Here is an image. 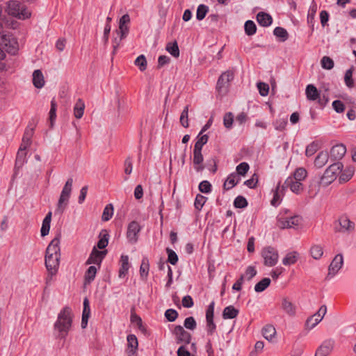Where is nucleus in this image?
<instances>
[{
  "label": "nucleus",
  "instance_id": "nucleus-54",
  "mask_svg": "<svg viewBox=\"0 0 356 356\" xmlns=\"http://www.w3.org/2000/svg\"><path fill=\"white\" fill-rule=\"evenodd\" d=\"M318 149V144L316 142H312L306 147L305 154L307 156H312Z\"/></svg>",
  "mask_w": 356,
  "mask_h": 356
},
{
  "label": "nucleus",
  "instance_id": "nucleus-6",
  "mask_svg": "<svg viewBox=\"0 0 356 356\" xmlns=\"http://www.w3.org/2000/svg\"><path fill=\"white\" fill-rule=\"evenodd\" d=\"M355 225L346 215H342L334 223V231L336 233L349 234L355 230Z\"/></svg>",
  "mask_w": 356,
  "mask_h": 356
},
{
  "label": "nucleus",
  "instance_id": "nucleus-3",
  "mask_svg": "<svg viewBox=\"0 0 356 356\" xmlns=\"http://www.w3.org/2000/svg\"><path fill=\"white\" fill-rule=\"evenodd\" d=\"M7 12L8 15L19 19H26L31 17V13L26 6L18 1H10L8 3Z\"/></svg>",
  "mask_w": 356,
  "mask_h": 356
},
{
  "label": "nucleus",
  "instance_id": "nucleus-49",
  "mask_svg": "<svg viewBox=\"0 0 356 356\" xmlns=\"http://www.w3.org/2000/svg\"><path fill=\"white\" fill-rule=\"evenodd\" d=\"M129 31L128 24L119 22V29L116 31L118 35H121V38H125Z\"/></svg>",
  "mask_w": 356,
  "mask_h": 356
},
{
  "label": "nucleus",
  "instance_id": "nucleus-58",
  "mask_svg": "<svg viewBox=\"0 0 356 356\" xmlns=\"http://www.w3.org/2000/svg\"><path fill=\"white\" fill-rule=\"evenodd\" d=\"M166 252L168 255L167 261L172 265H175L178 261V256L176 252L170 248H167Z\"/></svg>",
  "mask_w": 356,
  "mask_h": 356
},
{
  "label": "nucleus",
  "instance_id": "nucleus-40",
  "mask_svg": "<svg viewBox=\"0 0 356 356\" xmlns=\"http://www.w3.org/2000/svg\"><path fill=\"white\" fill-rule=\"evenodd\" d=\"M307 170L303 168H299L294 172L291 178L294 179V180L301 181L307 177Z\"/></svg>",
  "mask_w": 356,
  "mask_h": 356
},
{
  "label": "nucleus",
  "instance_id": "nucleus-60",
  "mask_svg": "<svg viewBox=\"0 0 356 356\" xmlns=\"http://www.w3.org/2000/svg\"><path fill=\"white\" fill-rule=\"evenodd\" d=\"M199 190L203 193H209L211 191V184L207 180L202 181L199 184Z\"/></svg>",
  "mask_w": 356,
  "mask_h": 356
},
{
  "label": "nucleus",
  "instance_id": "nucleus-8",
  "mask_svg": "<svg viewBox=\"0 0 356 356\" xmlns=\"http://www.w3.org/2000/svg\"><path fill=\"white\" fill-rule=\"evenodd\" d=\"M335 341L332 338L325 339L316 349L315 356H329L333 351Z\"/></svg>",
  "mask_w": 356,
  "mask_h": 356
},
{
  "label": "nucleus",
  "instance_id": "nucleus-17",
  "mask_svg": "<svg viewBox=\"0 0 356 356\" xmlns=\"http://www.w3.org/2000/svg\"><path fill=\"white\" fill-rule=\"evenodd\" d=\"M127 354L128 356H133L138 350V342L137 337L134 334L127 336Z\"/></svg>",
  "mask_w": 356,
  "mask_h": 356
},
{
  "label": "nucleus",
  "instance_id": "nucleus-56",
  "mask_svg": "<svg viewBox=\"0 0 356 356\" xmlns=\"http://www.w3.org/2000/svg\"><path fill=\"white\" fill-rule=\"evenodd\" d=\"M250 167L248 163L245 162L241 163L239 165L236 167V175H242L244 176L246 175L249 170Z\"/></svg>",
  "mask_w": 356,
  "mask_h": 356
},
{
  "label": "nucleus",
  "instance_id": "nucleus-57",
  "mask_svg": "<svg viewBox=\"0 0 356 356\" xmlns=\"http://www.w3.org/2000/svg\"><path fill=\"white\" fill-rule=\"evenodd\" d=\"M234 205L236 208L243 209L247 207L248 202L244 197L239 195L234 200Z\"/></svg>",
  "mask_w": 356,
  "mask_h": 356
},
{
  "label": "nucleus",
  "instance_id": "nucleus-44",
  "mask_svg": "<svg viewBox=\"0 0 356 356\" xmlns=\"http://www.w3.org/2000/svg\"><path fill=\"white\" fill-rule=\"evenodd\" d=\"M208 10H209V8L208 6L204 5V4H200L198 7H197V13H196V18L198 20H202L207 13H208Z\"/></svg>",
  "mask_w": 356,
  "mask_h": 356
},
{
  "label": "nucleus",
  "instance_id": "nucleus-20",
  "mask_svg": "<svg viewBox=\"0 0 356 356\" xmlns=\"http://www.w3.org/2000/svg\"><path fill=\"white\" fill-rule=\"evenodd\" d=\"M257 22L262 26L267 27L273 22L272 17L264 12H259L257 15Z\"/></svg>",
  "mask_w": 356,
  "mask_h": 356
},
{
  "label": "nucleus",
  "instance_id": "nucleus-43",
  "mask_svg": "<svg viewBox=\"0 0 356 356\" xmlns=\"http://www.w3.org/2000/svg\"><path fill=\"white\" fill-rule=\"evenodd\" d=\"M135 65L138 66L141 72H143L147 68V60L144 55H140L136 58L134 62Z\"/></svg>",
  "mask_w": 356,
  "mask_h": 356
},
{
  "label": "nucleus",
  "instance_id": "nucleus-38",
  "mask_svg": "<svg viewBox=\"0 0 356 356\" xmlns=\"http://www.w3.org/2000/svg\"><path fill=\"white\" fill-rule=\"evenodd\" d=\"M113 214V206L112 204H107L104 211L102 216V219L103 221H108L109 220Z\"/></svg>",
  "mask_w": 356,
  "mask_h": 356
},
{
  "label": "nucleus",
  "instance_id": "nucleus-52",
  "mask_svg": "<svg viewBox=\"0 0 356 356\" xmlns=\"http://www.w3.org/2000/svg\"><path fill=\"white\" fill-rule=\"evenodd\" d=\"M321 66L325 70H331L334 67V61L329 56H323L321 61Z\"/></svg>",
  "mask_w": 356,
  "mask_h": 356
},
{
  "label": "nucleus",
  "instance_id": "nucleus-36",
  "mask_svg": "<svg viewBox=\"0 0 356 356\" xmlns=\"http://www.w3.org/2000/svg\"><path fill=\"white\" fill-rule=\"evenodd\" d=\"M310 254L314 259H319L323 254V248L320 245H314L310 249Z\"/></svg>",
  "mask_w": 356,
  "mask_h": 356
},
{
  "label": "nucleus",
  "instance_id": "nucleus-1",
  "mask_svg": "<svg viewBox=\"0 0 356 356\" xmlns=\"http://www.w3.org/2000/svg\"><path fill=\"white\" fill-rule=\"evenodd\" d=\"M60 235L53 238L46 250L45 266L47 271L51 275H56L60 264Z\"/></svg>",
  "mask_w": 356,
  "mask_h": 356
},
{
  "label": "nucleus",
  "instance_id": "nucleus-64",
  "mask_svg": "<svg viewBox=\"0 0 356 356\" xmlns=\"http://www.w3.org/2000/svg\"><path fill=\"white\" fill-rule=\"evenodd\" d=\"M288 221L289 225V228H292L298 226L302 221V218L298 216H294L293 217L289 218Z\"/></svg>",
  "mask_w": 356,
  "mask_h": 356
},
{
  "label": "nucleus",
  "instance_id": "nucleus-15",
  "mask_svg": "<svg viewBox=\"0 0 356 356\" xmlns=\"http://www.w3.org/2000/svg\"><path fill=\"white\" fill-rule=\"evenodd\" d=\"M346 152V147L343 144H338L333 146L330 152L331 159L334 161L341 160Z\"/></svg>",
  "mask_w": 356,
  "mask_h": 356
},
{
  "label": "nucleus",
  "instance_id": "nucleus-32",
  "mask_svg": "<svg viewBox=\"0 0 356 356\" xmlns=\"http://www.w3.org/2000/svg\"><path fill=\"white\" fill-rule=\"evenodd\" d=\"M97 273V268L94 266H90L84 276L85 284H90L94 280Z\"/></svg>",
  "mask_w": 356,
  "mask_h": 356
},
{
  "label": "nucleus",
  "instance_id": "nucleus-13",
  "mask_svg": "<svg viewBox=\"0 0 356 356\" xmlns=\"http://www.w3.org/2000/svg\"><path fill=\"white\" fill-rule=\"evenodd\" d=\"M234 79V73L227 70L223 72L217 81L216 89L218 92H222L223 88H227L229 85V83Z\"/></svg>",
  "mask_w": 356,
  "mask_h": 356
},
{
  "label": "nucleus",
  "instance_id": "nucleus-23",
  "mask_svg": "<svg viewBox=\"0 0 356 356\" xmlns=\"http://www.w3.org/2000/svg\"><path fill=\"white\" fill-rule=\"evenodd\" d=\"M239 180L240 179L236 173L229 175L224 183V189L229 190L232 188L238 183Z\"/></svg>",
  "mask_w": 356,
  "mask_h": 356
},
{
  "label": "nucleus",
  "instance_id": "nucleus-7",
  "mask_svg": "<svg viewBox=\"0 0 356 356\" xmlns=\"http://www.w3.org/2000/svg\"><path fill=\"white\" fill-rule=\"evenodd\" d=\"M264 260V265L267 266H274L278 261V252L273 247L268 246L263 249L261 252Z\"/></svg>",
  "mask_w": 356,
  "mask_h": 356
},
{
  "label": "nucleus",
  "instance_id": "nucleus-25",
  "mask_svg": "<svg viewBox=\"0 0 356 356\" xmlns=\"http://www.w3.org/2000/svg\"><path fill=\"white\" fill-rule=\"evenodd\" d=\"M238 310L234 306L229 305L226 307L222 312V318L224 319H232L236 318L238 314Z\"/></svg>",
  "mask_w": 356,
  "mask_h": 356
},
{
  "label": "nucleus",
  "instance_id": "nucleus-27",
  "mask_svg": "<svg viewBox=\"0 0 356 356\" xmlns=\"http://www.w3.org/2000/svg\"><path fill=\"white\" fill-rule=\"evenodd\" d=\"M34 130L33 128H27L24 134L21 145L23 148H28L31 144V138L33 135Z\"/></svg>",
  "mask_w": 356,
  "mask_h": 356
},
{
  "label": "nucleus",
  "instance_id": "nucleus-63",
  "mask_svg": "<svg viewBox=\"0 0 356 356\" xmlns=\"http://www.w3.org/2000/svg\"><path fill=\"white\" fill-rule=\"evenodd\" d=\"M257 88L259 92V94L265 97L268 95L269 92V86L267 83H263V82H259L257 83Z\"/></svg>",
  "mask_w": 356,
  "mask_h": 356
},
{
  "label": "nucleus",
  "instance_id": "nucleus-50",
  "mask_svg": "<svg viewBox=\"0 0 356 356\" xmlns=\"http://www.w3.org/2000/svg\"><path fill=\"white\" fill-rule=\"evenodd\" d=\"M56 108H57V104L54 99H53L51 102V108L49 111V120L51 127L53 126L54 122L56 120Z\"/></svg>",
  "mask_w": 356,
  "mask_h": 356
},
{
  "label": "nucleus",
  "instance_id": "nucleus-39",
  "mask_svg": "<svg viewBox=\"0 0 356 356\" xmlns=\"http://www.w3.org/2000/svg\"><path fill=\"white\" fill-rule=\"evenodd\" d=\"M209 136L207 134L197 136V140L195 143L194 148L196 149H202L203 146L208 142Z\"/></svg>",
  "mask_w": 356,
  "mask_h": 356
},
{
  "label": "nucleus",
  "instance_id": "nucleus-42",
  "mask_svg": "<svg viewBox=\"0 0 356 356\" xmlns=\"http://www.w3.org/2000/svg\"><path fill=\"white\" fill-rule=\"evenodd\" d=\"M245 32L248 35H252L256 33L257 26L254 22L252 20H248L245 23Z\"/></svg>",
  "mask_w": 356,
  "mask_h": 356
},
{
  "label": "nucleus",
  "instance_id": "nucleus-5",
  "mask_svg": "<svg viewBox=\"0 0 356 356\" xmlns=\"http://www.w3.org/2000/svg\"><path fill=\"white\" fill-rule=\"evenodd\" d=\"M343 167V165L341 162L334 163L330 165L322 175L320 184L324 186H327L332 184L341 172Z\"/></svg>",
  "mask_w": 356,
  "mask_h": 356
},
{
  "label": "nucleus",
  "instance_id": "nucleus-4",
  "mask_svg": "<svg viewBox=\"0 0 356 356\" xmlns=\"http://www.w3.org/2000/svg\"><path fill=\"white\" fill-rule=\"evenodd\" d=\"M72 184H73V179L72 178H69L67 181L65 182V184L64 187L63 188V190L61 191L60 197L58 199V202L57 204V207L55 211V213H58L60 215H62L66 209L68 202L69 199L70 197L72 189Z\"/></svg>",
  "mask_w": 356,
  "mask_h": 356
},
{
  "label": "nucleus",
  "instance_id": "nucleus-46",
  "mask_svg": "<svg viewBox=\"0 0 356 356\" xmlns=\"http://www.w3.org/2000/svg\"><path fill=\"white\" fill-rule=\"evenodd\" d=\"M353 67H350L348 70H346L344 76V81L346 83V85L348 88H353L354 86V81L352 78L353 76Z\"/></svg>",
  "mask_w": 356,
  "mask_h": 356
},
{
  "label": "nucleus",
  "instance_id": "nucleus-47",
  "mask_svg": "<svg viewBox=\"0 0 356 356\" xmlns=\"http://www.w3.org/2000/svg\"><path fill=\"white\" fill-rule=\"evenodd\" d=\"M26 149L27 148H23V146L20 145L19 149L17 154V157H16V164L17 165H22L24 163L25 158H26Z\"/></svg>",
  "mask_w": 356,
  "mask_h": 356
},
{
  "label": "nucleus",
  "instance_id": "nucleus-62",
  "mask_svg": "<svg viewBox=\"0 0 356 356\" xmlns=\"http://www.w3.org/2000/svg\"><path fill=\"white\" fill-rule=\"evenodd\" d=\"M287 124V120L284 118H279L275 120L273 123L275 129L278 131H283L285 129V127Z\"/></svg>",
  "mask_w": 356,
  "mask_h": 356
},
{
  "label": "nucleus",
  "instance_id": "nucleus-55",
  "mask_svg": "<svg viewBox=\"0 0 356 356\" xmlns=\"http://www.w3.org/2000/svg\"><path fill=\"white\" fill-rule=\"evenodd\" d=\"M184 326L190 330H194L197 327V323L193 316L187 317L184 320Z\"/></svg>",
  "mask_w": 356,
  "mask_h": 356
},
{
  "label": "nucleus",
  "instance_id": "nucleus-9",
  "mask_svg": "<svg viewBox=\"0 0 356 356\" xmlns=\"http://www.w3.org/2000/svg\"><path fill=\"white\" fill-rule=\"evenodd\" d=\"M172 333L175 336L177 343L189 344L191 343V334L186 331L181 325H176Z\"/></svg>",
  "mask_w": 356,
  "mask_h": 356
},
{
  "label": "nucleus",
  "instance_id": "nucleus-53",
  "mask_svg": "<svg viewBox=\"0 0 356 356\" xmlns=\"http://www.w3.org/2000/svg\"><path fill=\"white\" fill-rule=\"evenodd\" d=\"M320 322V318H314V316L312 315L306 320L305 325V328L308 330H312Z\"/></svg>",
  "mask_w": 356,
  "mask_h": 356
},
{
  "label": "nucleus",
  "instance_id": "nucleus-19",
  "mask_svg": "<svg viewBox=\"0 0 356 356\" xmlns=\"http://www.w3.org/2000/svg\"><path fill=\"white\" fill-rule=\"evenodd\" d=\"M90 309L89 300L87 298L83 300V309L81 319V327L82 328L86 327L88 325V321L90 316Z\"/></svg>",
  "mask_w": 356,
  "mask_h": 356
},
{
  "label": "nucleus",
  "instance_id": "nucleus-35",
  "mask_svg": "<svg viewBox=\"0 0 356 356\" xmlns=\"http://www.w3.org/2000/svg\"><path fill=\"white\" fill-rule=\"evenodd\" d=\"M354 171L353 168H348L345 170L339 176V182L344 183L348 181L353 177Z\"/></svg>",
  "mask_w": 356,
  "mask_h": 356
},
{
  "label": "nucleus",
  "instance_id": "nucleus-18",
  "mask_svg": "<svg viewBox=\"0 0 356 356\" xmlns=\"http://www.w3.org/2000/svg\"><path fill=\"white\" fill-rule=\"evenodd\" d=\"M343 265V256L342 254H337L332 261L329 266V275H334Z\"/></svg>",
  "mask_w": 356,
  "mask_h": 356
},
{
  "label": "nucleus",
  "instance_id": "nucleus-26",
  "mask_svg": "<svg viewBox=\"0 0 356 356\" xmlns=\"http://www.w3.org/2000/svg\"><path fill=\"white\" fill-rule=\"evenodd\" d=\"M262 334L266 340L271 341L276 334V330L273 325H266L262 329Z\"/></svg>",
  "mask_w": 356,
  "mask_h": 356
},
{
  "label": "nucleus",
  "instance_id": "nucleus-59",
  "mask_svg": "<svg viewBox=\"0 0 356 356\" xmlns=\"http://www.w3.org/2000/svg\"><path fill=\"white\" fill-rule=\"evenodd\" d=\"M165 317L170 322H174L178 317V312L173 309H168L165 312Z\"/></svg>",
  "mask_w": 356,
  "mask_h": 356
},
{
  "label": "nucleus",
  "instance_id": "nucleus-45",
  "mask_svg": "<svg viewBox=\"0 0 356 356\" xmlns=\"http://www.w3.org/2000/svg\"><path fill=\"white\" fill-rule=\"evenodd\" d=\"M149 260L147 258H143L140 267V273L142 277H146L149 272Z\"/></svg>",
  "mask_w": 356,
  "mask_h": 356
},
{
  "label": "nucleus",
  "instance_id": "nucleus-11",
  "mask_svg": "<svg viewBox=\"0 0 356 356\" xmlns=\"http://www.w3.org/2000/svg\"><path fill=\"white\" fill-rule=\"evenodd\" d=\"M280 308L290 317H293L296 314L297 307L288 297H283L282 298Z\"/></svg>",
  "mask_w": 356,
  "mask_h": 356
},
{
  "label": "nucleus",
  "instance_id": "nucleus-37",
  "mask_svg": "<svg viewBox=\"0 0 356 356\" xmlns=\"http://www.w3.org/2000/svg\"><path fill=\"white\" fill-rule=\"evenodd\" d=\"M166 50L175 58L179 57V49L176 41L172 43H168L166 45Z\"/></svg>",
  "mask_w": 356,
  "mask_h": 356
},
{
  "label": "nucleus",
  "instance_id": "nucleus-34",
  "mask_svg": "<svg viewBox=\"0 0 356 356\" xmlns=\"http://www.w3.org/2000/svg\"><path fill=\"white\" fill-rule=\"evenodd\" d=\"M270 284V279L268 277L263 278L254 286V290L257 293L264 291Z\"/></svg>",
  "mask_w": 356,
  "mask_h": 356
},
{
  "label": "nucleus",
  "instance_id": "nucleus-21",
  "mask_svg": "<svg viewBox=\"0 0 356 356\" xmlns=\"http://www.w3.org/2000/svg\"><path fill=\"white\" fill-rule=\"evenodd\" d=\"M329 154L327 152L322 151L318 153L314 160V165L318 168H323L328 161Z\"/></svg>",
  "mask_w": 356,
  "mask_h": 356
},
{
  "label": "nucleus",
  "instance_id": "nucleus-48",
  "mask_svg": "<svg viewBox=\"0 0 356 356\" xmlns=\"http://www.w3.org/2000/svg\"><path fill=\"white\" fill-rule=\"evenodd\" d=\"M188 106H186L182 111L180 116V123L184 127H188Z\"/></svg>",
  "mask_w": 356,
  "mask_h": 356
},
{
  "label": "nucleus",
  "instance_id": "nucleus-41",
  "mask_svg": "<svg viewBox=\"0 0 356 356\" xmlns=\"http://www.w3.org/2000/svg\"><path fill=\"white\" fill-rule=\"evenodd\" d=\"M131 322L132 323H136L140 330H141L143 332H145L146 331L145 327L143 325V321L141 318L138 316L135 312H131Z\"/></svg>",
  "mask_w": 356,
  "mask_h": 356
},
{
  "label": "nucleus",
  "instance_id": "nucleus-29",
  "mask_svg": "<svg viewBox=\"0 0 356 356\" xmlns=\"http://www.w3.org/2000/svg\"><path fill=\"white\" fill-rule=\"evenodd\" d=\"M85 109L84 102L79 99L74 107V115L76 118L80 119L82 118Z\"/></svg>",
  "mask_w": 356,
  "mask_h": 356
},
{
  "label": "nucleus",
  "instance_id": "nucleus-51",
  "mask_svg": "<svg viewBox=\"0 0 356 356\" xmlns=\"http://www.w3.org/2000/svg\"><path fill=\"white\" fill-rule=\"evenodd\" d=\"M207 200V198L206 197L203 196L202 195L197 194L194 202L195 209L200 211L204 205Z\"/></svg>",
  "mask_w": 356,
  "mask_h": 356
},
{
  "label": "nucleus",
  "instance_id": "nucleus-22",
  "mask_svg": "<svg viewBox=\"0 0 356 356\" xmlns=\"http://www.w3.org/2000/svg\"><path fill=\"white\" fill-rule=\"evenodd\" d=\"M33 83L37 88H41L44 86V81L43 74L40 70H36L33 73Z\"/></svg>",
  "mask_w": 356,
  "mask_h": 356
},
{
  "label": "nucleus",
  "instance_id": "nucleus-10",
  "mask_svg": "<svg viewBox=\"0 0 356 356\" xmlns=\"http://www.w3.org/2000/svg\"><path fill=\"white\" fill-rule=\"evenodd\" d=\"M141 229L139 223L135 220L131 221L127 227V238L131 243H135L138 241V234Z\"/></svg>",
  "mask_w": 356,
  "mask_h": 356
},
{
  "label": "nucleus",
  "instance_id": "nucleus-24",
  "mask_svg": "<svg viewBox=\"0 0 356 356\" xmlns=\"http://www.w3.org/2000/svg\"><path fill=\"white\" fill-rule=\"evenodd\" d=\"M305 93L307 98L311 101L317 100V99L319 97L320 94L316 87L312 84H309L307 86Z\"/></svg>",
  "mask_w": 356,
  "mask_h": 356
},
{
  "label": "nucleus",
  "instance_id": "nucleus-2",
  "mask_svg": "<svg viewBox=\"0 0 356 356\" xmlns=\"http://www.w3.org/2000/svg\"><path fill=\"white\" fill-rule=\"evenodd\" d=\"M73 318L70 307H65L60 310L54 325L56 338L65 339L67 337L72 328Z\"/></svg>",
  "mask_w": 356,
  "mask_h": 356
},
{
  "label": "nucleus",
  "instance_id": "nucleus-30",
  "mask_svg": "<svg viewBox=\"0 0 356 356\" xmlns=\"http://www.w3.org/2000/svg\"><path fill=\"white\" fill-rule=\"evenodd\" d=\"M121 262L122 266L119 270V277H124L125 275L127 273L129 264V257L127 255H122L121 256Z\"/></svg>",
  "mask_w": 356,
  "mask_h": 356
},
{
  "label": "nucleus",
  "instance_id": "nucleus-31",
  "mask_svg": "<svg viewBox=\"0 0 356 356\" xmlns=\"http://www.w3.org/2000/svg\"><path fill=\"white\" fill-rule=\"evenodd\" d=\"M273 34L277 38H279L282 42H285L289 38V33L287 31L280 26H277L274 29Z\"/></svg>",
  "mask_w": 356,
  "mask_h": 356
},
{
  "label": "nucleus",
  "instance_id": "nucleus-16",
  "mask_svg": "<svg viewBox=\"0 0 356 356\" xmlns=\"http://www.w3.org/2000/svg\"><path fill=\"white\" fill-rule=\"evenodd\" d=\"M193 163L194 169L197 172H202L204 169V165H203L204 157L202 154V150L193 149Z\"/></svg>",
  "mask_w": 356,
  "mask_h": 356
},
{
  "label": "nucleus",
  "instance_id": "nucleus-14",
  "mask_svg": "<svg viewBox=\"0 0 356 356\" xmlns=\"http://www.w3.org/2000/svg\"><path fill=\"white\" fill-rule=\"evenodd\" d=\"M106 254V250L99 251L97 250L96 246H95L92 248L90 257L86 261V264H94L100 266Z\"/></svg>",
  "mask_w": 356,
  "mask_h": 356
},
{
  "label": "nucleus",
  "instance_id": "nucleus-28",
  "mask_svg": "<svg viewBox=\"0 0 356 356\" xmlns=\"http://www.w3.org/2000/svg\"><path fill=\"white\" fill-rule=\"evenodd\" d=\"M99 238H100L97 242L96 248H98L99 249H104L108 245L109 238V235L106 229L102 230L99 234Z\"/></svg>",
  "mask_w": 356,
  "mask_h": 356
},
{
  "label": "nucleus",
  "instance_id": "nucleus-61",
  "mask_svg": "<svg viewBox=\"0 0 356 356\" xmlns=\"http://www.w3.org/2000/svg\"><path fill=\"white\" fill-rule=\"evenodd\" d=\"M234 121V115L231 112L227 113L223 118L224 126L229 129L232 127Z\"/></svg>",
  "mask_w": 356,
  "mask_h": 356
},
{
  "label": "nucleus",
  "instance_id": "nucleus-12",
  "mask_svg": "<svg viewBox=\"0 0 356 356\" xmlns=\"http://www.w3.org/2000/svg\"><path fill=\"white\" fill-rule=\"evenodd\" d=\"M282 191L286 188H289L291 191L296 194H300L304 189L303 185L301 181L294 180L291 177H289L284 181V185L282 186Z\"/></svg>",
  "mask_w": 356,
  "mask_h": 356
},
{
  "label": "nucleus",
  "instance_id": "nucleus-33",
  "mask_svg": "<svg viewBox=\"0 0 356 356\" xmlns=\"http://www.w3.org/2000/svg\"><path fill=\"white\" fill-rule=\"evenodd\" d=\"M298 254L296 252H291L288 253L283 259L282 263L285 266L294 264L298 259Z\"/></svg>",
  "mask_w": 356,
  "mask_h": 356
}]
</instances>
